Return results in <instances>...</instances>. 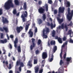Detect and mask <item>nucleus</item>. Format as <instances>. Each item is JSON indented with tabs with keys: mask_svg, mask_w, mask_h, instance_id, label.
<instances>
[{
	"mask_svg": "<svg viewBox=\"0 0 73 73\" xmlns=\"http://www.w3.org/2000/svg\"><path fill=\"white\" fill-rule=\"evenodd\" d=\"M42 17L43 18V21H45L46 19V15L45 14H44L43 15V16Z\"/></svg>",
	"mask_w": 73,
	"mask_h": 73,
	"instance_id": "30",
	"label": "nucleus"
},
{
	"mask_svg": "<svg viewBox=\"0 0 73 73\" xmlns=\"http://www.w3.org/2000/svg\"><path fill=\"white\" fill-rule=\"evenodd\" d=\"M25 33H23L21 35L22 37H24L25 36Z\"/></svg>",
	"mask_w": 73,
	"mask_h": 73,
	"instance_id": "53",
	"label": "nucleus"
},
{
	"mask_svg": "<svg viewBox=\"0 0 73 73\" xmlns=\"http://www.w3.org/2000/svg\"><path fill=\"white\" fill-rule=\"evenodd\" d=\"M27 65L28 66H30L31 68V67H32V64L31 63V61H29L28 62L27 64Z\"/></svg>",
	"mask_w": 73,
	"mask_h": 73,
	"instance_id": "25",
	"label": "nucleus"
},
{
	"mask_svg": "<svg viewBox=\"0 0 73 73\" xmlns=\"http://www.w3.org/2000/svg\"><path fill=\"white\" fill-rule=\"evenodd\" d=\"M48 57V54L46 52H44L42 54V58L43 59H45Z\"/></svg>",
	"mask_w": 73,
	"mask_h": 73,
	"instance_id": "13",
	"label": "nucleus"
},
{
	"mask_svg": "<svg viewBox=\"0 0 73 73\" xmlns=\"http://www.w3.org/2000/svg\"><path fill=\"white\" fill-rule=\"evenodd\" d=\"M11 64H9V67H8V69H11Z\"/></svg>",
	"mask_w": 73,
	"mask_h": 73,
	"instance_id": "54",
	"label": "nucleus"
},
{
	"mask_svg": "<svg viewBox=\"0 0 73 73\" xmlns=\"http://www.w3.org/2000/svg\"><path fill=\"white\" fill-rule=\"evenodd\" d=\"M3 64H5H5L8 67V62L6 61V62H5V61H3Z\"/></svg>",
	"mask_w": 73,
	"mask_h": 73,
	"instance_id": "39",
	"label": "nucleus"
},
{
	"mask_svg": "<svg viewBox=\"0 0 73 73\" xmlns=\"http://www.w3.org/2000/svg\"><path fill=\"white\" fill-rule=\"evenodd\" d=\"M18 43V38H16L15 40L14 41V47L15 48H17V43Z\"/></svg>",
	"mask_w": 73,
	"mask_h": 73,
	"instance_id": "15",
	"label": "nucleus"
},
{
	"mask_svg": "<svg viewBox=\"0 0 73 73\" xmlns=\"http://www.w3.org/2000/svg\"><path fill=\"white\" fill-rule=\"evenodd\" d=\"M32 31V29H31L29 30V32H28V34H29L31 37H33V33Z\"/></svg>",
	"mask_w": 73,
	"mask_h": 73,
	"instance_id": "17",
	"label": "nucleus"
},
{
	"mask_svg": "<svg viewBox=\"0 0 73 73\" xmlns=\"http://www.w3.org/2000/svg\"><path fill=\"white\" fill-rule=\"evenodd\" d=\"M57 47L56 46H55L54 47H53V51L54 52H55L57 50Z\"/></svg>",
	"mask_w": 73,
	"mask_h": 73,
	"instance_id": "32",
	"label": "nucleus"
},
{
	"mask_svg": "<svg viewBox=\"0 0 73 73\" xmlns=\"http://www.w3.org/2000/svg\"><path fill=\"white\" fill-rule=\"evenodd\" d=\"M45 62V60H44L42 61V64L44 63V62Z\"/></svg>",
	"mask_w": 73,
	"mask_h": 73,
	"instance_id": "62",
	"label": "nucleus"
},
{
	"mask_svg": "<svg viewBox=\"0 0 73 73\" xmlns=\"http://www.w3.org/2000/svg\"><path fill=\"white\" fill-rule=\"evenodd\" d=\"M70 8L68 7V15H70L71 14V13H70Z\"/></svg>",
	"mask_w": 73,
	"mask_h": 73,
	"instance_id": "35",
	"label": "nucleus"
},
{
	"mask_svg": "<svg viewBox=\"0 0 73 73\" xmlns=\"http://www.w3.org/2000/svg\"><path fill=\"white\" fill-rule=\"evenodd\" d=\"M46 7V11H48V6L47 4L45 5Z\"/></svg>",
	"mask_w": 73,
	"mask_h": 73,
	"instance_id": "46",
	"label": "nucleus"
},
{
	"mask_svg": "<svg viewBox=\"0 0 73 73\" xmlns=\"http://www.w3.org/2000/svg\"><path fill=\"white\" fill-rule=\"evenodd\" d=\"M54 15H56L57 13V11L56 10H54Z\"/></svg>",
	"mask_w": 73,
	"mask_h": 73,
	"instance_id": "45",
	"label": "nucleus"
},
{
	"mask_svg": "<svg viewBox=\"0 0 73 73\" xmlns=\"http://www.w3.org/2000/svg\"><path fill=\"white\" fill-rule=\"evenodd\" d=\"M42 72H43V69H41L40 70L39 73H42Z\"/></svg>",
	"mask_w": 73,
	"mask_h": 73,
	"instance_id": "52",
	"label": "nucleus"
},
{
	"mask_svg": "<svg viewBox=\"0 0 73 73\" xmlns=\"http://www.w3.org/2000/svg\"><path fill=\"white\" fill-rule=\"evenodd\" d=\"M44 11H45V9H44L42 7H40L39 9H38V11L40 13V14H42V13H44Z\"/></svg>",
	"mask_w": 73,
	"mask_h": 73,
	"instance_id": "14",
	"label": "nucleus"
},
{
	"mask_svg": "<svg viewBox=\"0 0 73 73\" xmlns=\"http://www.w3.org/2000/svg\"><path fill=\"white\" fill-rule=\"evenodd\" d=\"M41 43V40H40V39H39L38 40L37 44L38 45H40V44Z\"/></svg>",
	"mask_w": 73,
	"mask_h": 73,
	"instance_id": "38",
	"label": "nucleus"
},
{
	"mask_svg": "<svg viewBox=\"0 0 73 73\" xmlns=\"http://www.w3.org/2000/svg\"><path fill=\"white\" fill-rule=\"evenodd\" d=\"M29 24H28L27 25H26V26L25 27V32H27L29 29V26L30 25Z\"/></svg>",
	"mask_w": 73,
	"mask_h": 73,
	"instance_id": "20",
	"label": "nucleus"
},
{
	"mask_svg": "<svg viewBox=\"0 0 73 73\" xmlns=\"http://www.w3.org/2000/svg\"><path fill=\"white\" fill-rule=\"evenodd\" d=\"M66 40V36H64L63 38V41H64Z\"/></svg>",
	"mask_w": 73,
	"mask_h": 73,
	"instance_id": "48",
	"label": "nucleus"
},
{
	"mask_svg": "<svg viewBox=\"0 0 73 73\" xmlns=\"http://www.w3.org/2000/svg\"><path fill=\"white\" fill-rule=\"evenodd\" d=\"M13 13L14 15H16L17 13V11H16V10L14 9L13 11Z\"/></svg>",
	"mask_w": 73,
	"mask_h": 73,
	"instance_id": "36",
	"label": "nucleus"
},
{
	"mask_svg": "<svg viewBox=\"0 0 73 73\" xmlns=\"http://www.w3.org/2000/svg\"><path fill=\"white\" fill-rule=\"evenodd\" d=\"M72 30H70L68 32V35H72Z\"/></svg>",
	"mask_w": 73,
	"mask_h": 73,
	"instance_id": "34",
	"label": "nucleus"
},
{
	"mask_svg": "<svg viewBox=\"0 0 73 73\" xmlns=\"http://www.w3.org/2000/svg\"><path fill=\"white\" fill-rule=\"evenodd\" d=\"M37 28L36 27L35 29V33H37Z\"/></svg>",
	"mask_w": 73,
	"mask_h": 73,
	"instance_id": "56",
	"label": "nucleus"
},
{
	"mask_svg": "<svg viewBox=\"0 0 73 73\" xmlns=\"http://www.w3.org/2000/svg\"><path fill=\"white\" fill-rule=\"evenodd\" d=\"M46 29L45 30V29H43V36L44 38H47V35H46V33H49L50 32V29L48 27H46ZM46 32V33H45V32Z\"/></svg>",
	"mask_w": 73,
	"mask_h": 73,
	"instance_id": "5",
	"label": "nucleus"
},
{
	"mask_svg": "<svg viewBox=\"0 0 73 73\" xmlns=\"http://www.w3.org/2000/svg\"><path fill=\"white\" fill-rule=\"evenodd\" d=\"M73 15V10H72L71 12V14L70 15L68 14L67 15V17L69 21H70L71 19L72 18V17Z\"/></svg>",
	"mask_w": 73,
	"mask_h": 73,
	"instance_id": "10",
	"label": "nucleus"
},
{
	"mask_svg": "<svg viewBox=\"0 0 73 73\" xmlns=\"http://www.w3.org/2000/svg\"><path fill=\"white\" fill-rule=\"evenodd\" d=\"M14 3L16 5H18L19 4V2L18 0H15Z\"/></svg>",
	"mask_w": 73,
	"mask_h": 73,
	"instance_id": "28",
	"label": "nucleus"
},
{
	"mask_svg": "<svg viewBox=\"0 0 73 73\" xmlns=\"http://www.w3.org/2000/svg\"><path fill=\"white\" fill-rule=\"evenodd\" d=\"M66 53H65L63 56V57L64 59H65V58H66Z\"/></svg>",
	"mask_w": 73,
	"mask_h": 73,
	"instance_id": "55",
	"label": "nucleus"
},
{
	"mask_svg": "<svg viewBox=\"0 0 73 73\" xmlns=\"http://www.w3.org/2000/svg\"><path fill=\"white\" fill-rule=\"evenodd\" d=\"M51 57L52 58H49L48 59V61H49V62H52V61L53 60L54 56H53V54H52Z\"/></svg>",
	"mask_w": 73,
	"mask_h": 73,
	"instance_id": "23",
	"label": "nucleus"
},
{
	"mask_svg": "<svg viewBox=\"0 0 73 73\" xmlns=\"http://www.w3.org/2000/svg\"><path fill=\"white\" fill-rule=\"evenodd\" d=\"M73 25V23L72 22V21H71L70 22V23L67 25L66 24H65L64 26V23H62L61 25V26H59V28L60 29V28H61L62 29H64V28L65 27V28H66V30L67 31L68 29V28L67 27V26H68V27H72Z\"/></svg>",
	"mask_w": 73,
	"mask_h": 73,
	"instance_id": "2",
	"label": "nucleus"
},
{
	"mask_svg": "<svg viewBox=\"0 0 73 73\" xmlns=\"http://www.w3.org/2000/svg\"><path fill=\"white\" fill-rule=\"evenodd\" d=\"M67 5L66 6V7H70V3L69 2H68L67 3Z\"/></svg>",
	"mask_w": 73,
	"mask_h": 73,
	"instance_id": "37",
	"label": "nucleus"
},
{
	"mask_svg": "<svg viewBox=\"0 0 73 73\" xmlns=\"http://www.w3.org/2000/svg\"><path fill=\"white\" fill-rule=\"evenodd\" d=\"M32 40V43H33V47L35 46V39L34 38H32L31 39Z\"/></svg>",
	"mask_w": 73,
	"mask_h": 73,
	"instance_id": "27",
	"label": "nucleus"
},
{
	"mask_svg": "<svg viewBox=\"0 0 73 73\" xmlns=\"http://www.w3.org/2000/svg\"><path fill=\"white\" fill-rule=\"evenodd\" d=\"M0 41L1 42V43H2V44H5V43H6V42H7V39H5L4 40H1Z\"/></svg>",
	"mask_w": 73,
	"mask_h": 73,
	"instance_id": "21",
	"label": "nucleus"
},
{
	"mask_svg": "<svg viewBox=\"0 0 73 73\" xmlns=\"http://www.w3.org/2000/svg\"><path fill=\"white\" fill-rule=\"evenodd\" d=\"M62 50H61V52H60V58H61V59L60 60V65L61 66L62 65V64H64V62L63 61H62Z\"/></svg>",
	"mask_w": 73,
	"mask_h": 73,
	"instance_id": "12",
	"label": "nucleus"
},
{
	"mask_svg": "<svg viewBox=\"0 0 73 73\" xmlns=\"http://www.w3.org/2000/svg\"><path fill=\"white\" fill-rule=\"evenodd\" d=\"M35 72L38 73V67H37L35 69Z\"/></svg>",
	"mask_w": 73,
	"mask_h": 73,
	"instance_id": "40",
	"label": "nucleus"
},
{
	"mask_svg": "<svg viewBox=\"0 0 73 73\" xmlns=\"http://www.w3.org/2000/svg\"><path fill=\"white\" fill-rule=\"evenodd\" d=\"M3 36H4V34H3V33H1V38H3Z\"/></svg>",
	"mask_w": 73,
	"mask_h": 73,
	"instance_id": "51",
	"label": "nucleus"
},
{
	"mask_svg": "<svg viewBox=\"0 0 73 73\" xmlns=\"http://www.w3.org/2000/svg\"><path fill=\"white\" fill-rule=\"evenodd\" d=\"M66 60V61H67V62H69L70 61H72V58H71V57H70V58H67Z\"/></svg>",
	"mask_w": 73,
	"mask_h": 73,
	"instance_id": "31",
	"label": "nucleus"
},
{
	"mask_svg": "<svg viewBox=\"0 0 73 73\" xmlns=\"http://www.w3.org/2000/svg\"><path fill=\"white\" fill-rule=\"evenodd\" d=\"M23 7L25 10H25H26V9H27V3H26V2H25L24 3Z\"/></svg>",
	"mask_w": 73,
	"mask_h": 73,
	"instance_id": "33",
	"label": "nucleus"
},
{
	"mask_svg": "<svg viewBox=\"0 0 73 73\" xmlns=\"http://www.w3.org/2000/svg\"><path fill=\"white\" fill-rule=\"evenodd\" d=\"M9 48H10V49H12V45H11V44H9Z\"/></svg>",
	"mask_w": 73,
	"mask_h": 73,
	"instance_id": "59",
	"label": "nucleus"
},
{
	"mask_svg": "<svg viewBox=\"0 0 73 73\" xmlns=\"http://www.w3.org/2000/svg\"><path fill=\"white\" fill-rule=\"evenodd\" d=\"M35 53L36 54H38L39 53V50H36L35 51Z\"/></svg>",
	"mask_w": 73,
	"mask_h": 73,
	"instance_id": "43",
	"label": "nucleus"
},
{
	"mask_svg": "<svg viewBox=\"0 0 73 73\" xmlns=\"http://www.w3.org/2000/svg\"><path fill=\"white\" fill-rule=\"evenodd\" d=\"M69 42L70 43H72V44H73V40H72V39H70L69 40Z\"/></svg>",
	"mask_w": 73,
	"mask_h": 73,
	"instance_id": "41",
	"label": "nucleus"
},
{
	"mask_svg": "<svg viewBox=\"0 0 73 73\" xmlns=\"http://www.w3.org/2000/svg\"><path fill=\"white\" fill-rule=\"evenodd\" d=\"M7 37L8 40H9V36H8V35H7Z\"/></svg>",
	"mask_w": 73,
	"mask_h": 73,
	"instance_id": "61",
	"label": "nucleus"
},
{
	"mask_svg": "<svg viewBox=\"0 0 73 73\" xmlns=\"http://www.w3.org/2000/svg\"><path fill=\"white\" fill-rule=\"evenodd\" d=\"M11 38H13V35H11L10 36Z\"/></svg>",
	"mask_w": 73,
	"mask_h": 73,
	"instance_id": "58",
	"label": "nucleus"
},
{
	"mask_svg": "<svg viewBox=\"0 0 73 73\" xmlns=\"http://www.w3.org/2000/svg\"><path fill=\"white\" fill-rule=\"evenodd\" d=\"M16 65L17 66H19L20 65V66L19 68V71L20 72H21V67H24V63L23 62H21V60L20 59L18 60L16 62Z\"/></svg>",
	"mask_w": 73,
	"mask_h": 73,
	"instance_id": "3",
	"label": "nucleus"
},
{
	"mask_svg": "<svg viewBox=\"0 0 73 73\" xmlns=\"http://www.w3.org/2000/svg\"><path fill=\"white\" fill-rule=\"evenodd\" d=\"M57 20L60 24H61L64 21V19H60L58 17L57 18Z\"/></svg>",
	"mask_w": 73,
	"mask_h": 73,
	"instance_id": "18",
	"label": "nucleus"
},
{
	"mask_svg": "<svg viewBox=\"0 0 73 73\" xmlns=\"http://www.w3.org/2000/svg\"><path fill=\"white\" fill-rule=\"evenodd\" d=\"M64 11H65V8L64 7H60L59 8L58 12V16L59 17H61V15L60 14L61 13H63L64 12Z\"/></svg>",
	"mask_w": 73,
	"mask_h": 73,
	"instance_id": "6",
	"label": "nucleus"
},
{
	"mask_svg": "<svg viewBox=\"0 0 73 73\" xmlns=\"http://www.w3.org/2000/svg\"><path fill=\"white\" fill-rule=\"evenodd\" d=\"M58 41L60 44L62 43V39L60 37H59L58 39Z\"/></svg>",
	"mask_w": 73,
	"mask_h": 73,
	"instance_id": "29",
	"label": "nucleus"
},
{
	"mask_svg": "<svg viewBox=\"0 0 73 73\" xmlns=\"http://www.w3.org/2000/svg\"><path fill=\"white\" fill-rule=\"evenodd\" d=\"M68 42L67 41L65 42L64 43L63 45L62 46V48H65V46H66V50H64V53H66V52L67 51V45L68 44Z\"/></svg>",
	"mask_w": 73,
	"mask_h": 73,
	"instance_id": "9",
	"label": "nucleus"
},
{
	"mask_svg": "<svg viewBox=\"0 0 73 73\" xmlns=\"http://www.w3.org/2000/svg\"><path fill=\"white\" fill-rule=\"evenodd\" d=\"M3 54H5V53H6V51L4 49H3Z\"/></svg>",
	"mask_w": 73,
	"mask_h": 73,
	"instance_id": "50",
	"label": "nucleus"
},
{
	"mask_svg": "<svg viewBox=\"0 0 73 73\" xmlns=\"http://www.w3.org/2000/svg\"><path fill=\"white\" fill-rule=\"evenodd\" d=\"M32 27H35V23H33V24Z\"/></svg>",
	"mask_w": 73,
	"mask_h": 73,
	"instance_id": "63",
	"label": "nucleus"
},
{
	"mask_svg": "<svg viewBox=\"0 0 73 73\" xmlns=\"http://www.w3.org/2000/svg\"><path fill=\"white\" fill-rule=\"evenodd\" d=\"M17 50L18 52H19V53L21 52V46H20V45L18 46L17 47Z\"/></svg>",
	"mask_w": 73,
	"mask_h": 73,
	"instance_id": "22",
	"label": "nucleus"
},
{
	"mask_svg": "<svg viewBox=\"0 0 73 73\" xmlns=\"http://www.w3.org/2000/svg\"><path fill=\"white\" fill-rule=\"evenodd\" d=\"M5 26H4L3 27V29L1 27L0 28V31L1 32H4V30L5 31L6 33H8L9 32V31H8V28L7 27H5Z\"/></svg>",
	"mask_w": 73,
	"mask_h": 73,
	"instance_id": "8",
	"label": "nucleus"
},
{
	"mask_svg": "<svg viewBox=\"0 0 73 73\" xmlns=\"http://www.w3.org/2000/svg\"><path fill=\"white\" fill-rule=\"evenodd\" d=\"M56 31L54 30H53L52 32V36L53 37H55V40H58V36H55L56 35Z\"/></svg>",
	"mask_w": 73,
	"mask_h": 73,
	"instance_id": "11",
	"label": "nucleus"
},
{
	"mask_svg": "<svg viewBox=\"0 0 73 73\" xmlns=\"http://www.w3.org/2000/svg\"><path fill=\"white\" fill-rule=\"evenodd\" d=\"M35 46L34 47H33V46L32 45H31L30 46V49L31 50H33V48L35 47Z\"/></svg>",
	"mask_w": 73,
	"mask_h": 73,
	"instance_id": "42",
	"label": "nucleus"
},
{
	"mask_svg": "<svg viewBox=\"0 0 73 73\" xmlns=\"http://www.w3.org/2000/svg\"><path fill=\"white\" fill-rule=\"evenodd\" d=\"M48 46L50 47V43H49V42H48Z\"/></svg>",
	"mask_w": 73,
	"mask_h": 73,
	"instance_id": "64",
	"label": "nucleus"
},
{
	"mask_svg": "<svg viewBox=\"0 0 73 73\" xmlns=\"http://www.w3.org/2000/svg\"><path fill=\"white\" fill-rule=\"evenodd\" d=\"M34 64H37V62H38V59L36 56L34 57Z\"/></svg>",
	"mask_w": 73,
	"mask_h": 73,
	"instance_id": "19",
	"label": "nucleus"
},
{
	"mask_svg": "<svg viewBox=\"0 0 73 73\" xmlns=\"http://www.w3.org/2000/svg\"><path fill=\"white\" fill-rule=\"evenodd\" d=\"M31 73V71L29 70H27L26 73Z\"/></svg>",
	"mask_w": 73,
	"mask_h": 73,
	"instance_id": "60",
	"label": "nucleus"
},
{
	"mask_svg": "<svg viewBox=\"0 0 73 73\" xmlns=\"http://www.w3.org/2000/svg\"><path fill=\"white\" fill-rule=\"evenodd\" d=\"M39 24H42V20L41 19L39 20Z\"/></svg>",
	"mask_w": 73,
	"mask_h": 73,
	"instance_id": "44",
	"label": "nucleus"
},
{
	"mask_svg": "<svg viewBox=\"0 0 73 73\" xmlns=\"http://www.w3.org/2000/svg\"><path fill=\"white\" fill-rule=\"evenodd\" d=\"M50 44L51 45H55L56 42H55V41L52 40L50 42Z\"/></svg>",
	"mask_w": 73,
	"mask_h": 73,
	"instance_id": "26",
	"label": "nucleus"
},
{
	"mask_svg": "<svg viewBox=\"0 0 73 73\" xmlns=\"http://www.w3.org/2000/svg\"><path fill=\"white\" fill-rule=\"evenodd\" d=\"M3 11L2 10V9H0V15H1L3 14Z\"/></svg>",
	"mask_w": 73,
	"mask_h": 73,
	"instance_id": "49",
	"label": "nucleus"
},
{
	"mask_svg": "<svg viewBox=\"0 0 73 73\" xmlns=\"http://www.w3.org/2000/svg\"><path fill=\"white\" fill-rule=\"evenodd\" d=\"M48 2L50 4H52V0H48Z\"/></svg>",
	"mask_w": 73,
	"mask_h": 73,
	"instance_id": "47",
	"label": "nucleus"
},
{
	"mask_svg": "<svg viewBox=\"0 0 73 73\" xmlns=\"http://www.w3.org/2000/svg\"><path fill=\"white\" fill-rule=\"evenodd\" d=\"M23 27L22 26L18 27L17 28V31L18 33H20L21 32V31H22L23 29Z\"/></svg>",
	"mask_w": 73,
	"mask_h": 73,
	"instance_id": "16",
	"label": "nucleus"
},
{
	"mask_svg": "<svg viewBox=\"0 0 73 73\" xmlns=\"http://www.w3.org/2000/svg\"><path fill=\"white\" fill-rule=\"evenodd\" d=\"M42 3V2H41V1H38V4L39 5H41Z\"/></svg>",
	"mask_w": 73,
	"mask_h": 73,
	"instance_id": "57",
	"label": "nucleus"
},
{
	"mask_svg": "<svg viewBox=\"0 0 73 73\" xmlns=\"http://www.w3.org/2000/svg\"><path fill=\"white\" fill-rule=\"evenodd\" d=\"M47 25L48 27H49V26H50L51 29H53V23H51V24H50V23L49 22H48L47 24Z\"/></svg>",
	"mask_w": 73,
	"mask_h": 73,
	"instance_id": "24",
	"label": "nucleus"
},
{
	"mask_svg": "<svg viewBox=\"0 0 73 73\" xmlns=\"http://www.w3.org/2000/svg\"><path fill=\"white\" fill-rule=\"evenodd\" d=\"M21 18L22 19L23 22H25V18L28 17V13L27 11H23L22 12V15L21 16Z\"/></svg>",
	"mask_w": 73,
	"mask_h": 73,
	"instance_id": "4",
	"label": "nucleus"
},
{
	"mask_svg": "<svg viewBox=\"0 0 73 73\" xmlns=\"http://www.w3.org/2000/svg\"><path fill=\"white\" fill-rule=\"evenodd\" d=\"M2 19L1 20L2 22L3 23V24H7V23H8L9 21L7 20V18H4V17H2Z\"/></svg>",
	"mask_w": 73,
	"mask_h": 73,
	"instance_id": "7",
	"label": "nucleus"
},
{
	"mask_svg": "<svg viewBox=\"0 0 73 73\" xmlns=\"http://www.w3.org/2000/svg\"><path fill=\"white\" fill-rule=\"evenodd\" d=\"M4 7L5 9L7 10H9L11 9V7H14V5L12 3V0H8L7 2L5 3Z\"/></svg>",
	"mask_w": 73,
	"mask_h": 73,
	"instance_id": "1",
	"label": "nucleus"
}]
</instances>
